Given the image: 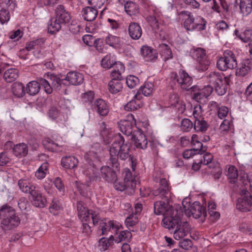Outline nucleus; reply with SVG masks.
<instances>
[{
	"label": "nucleus",
	"mask_w": 252,
	"mask_h": 252,
	"mask_svg": "<svg viewBox=\"0 0 252 252\" xmlns=\"http://www.w3.org/2000/svg\"><path fill=\"white\" fill-rule=\"evenodd\" d=\"M241 12L244 16H247L252 11V0H241L239 5Z\"/></svg>",
	"instance_id": "4c0bfd02"
},
{
	"label": "nucleus",
	"mask_w": 252,
	"mask_h": 252,
	"mask_svg": "<svg viewBox=\"0 0 252 252\" xmlns=\"http://www.w3.org/2000/svg\"><path fill=\"white\" fill-rule=\"evenodd\" d=\"M191 92H193V98L199 102L200 100L206 99V96H204L203 92L197 86H193L190 88Z\"/></svg>",
	"instance_id": "864d4df0"
},
{
	"label": "nucleus",
	"mask_w": 252,
	"mask_h": 252,
	"mask_svg": "<svg viewBox=\"0 0 252 252\" xmlns=\"http://www.w3.org/2000/svg\"><path fill=\"white\" fill-rule=\"evenodd\" d=\"M50 82L52 88L59 89L62 85H64V78L61 79L58 75L52 74L50 77Z\"/></svg>",
	"instance_id": "603ef678"
},
{
	"label": "nucleus",
	"mask_w": 252,
	"mask_h": 252,
	"mask_svg": "<svg viewBox=\"0 0 252 252\" xmlns=\"http://www.w3.org/2000/svg\"><path fill=\"white\" fill-rule=\"evenodd\" d=\"M139 83V79L133 75H129L126 78V83L129 88H133Z\"/></svg>",
	"instance_id": "0e129e2a"
},
{
	"label": "nucleus",
	"mask_w": 252,
	"mask_h": 252,
	"mask_svg": "<svg viewBox=\"0 0 252 252\" xmlns=\"http://www.w3.org/2000/svg\"><path fill=\"white\" fill-rule=\"evenodd\" d=\"M105 43L113 48H117L121 45V39L119 37L109 34L105 39Z\"/></svg>",
	"instance_id": "79ce46f5"
},
{
	"label": "nucleus",
	"mask_w": 252,
	"mask_h": 252,
	"mask_svg": "<svg viewBox=\"0 0 252 252\" xmlns=\"http://www.w3.org/2000/svg\"><path fill=\"white\" fill-rule=\"evenodd\" d=\"M122 229V225L117 221L104 220L100 221L99 230L101 235H107L109 231L117 234L118 231Z\"/></svg>",
	"instance_id": "1a4fd4ad"
},
{
	"label": "nucleus",
	"mask_w": 252,
	"mask_h": 252,
	"mask_svg": "<svg viewBox=\"0 0 252 252\" xmlns=\"http://www.w3.org/2000/svg\"><path fill=\"white\" fill-rule=\"evenodd\" d=\"M45 42V40L43 38L37 39L28 42L26 44V49L28 51H30L35 48L42 46Z\"/></svg>",
	"instance_id": "bf43d9fd"
},
{
	"label": "nucleus",
	"mask_w": 252,
	"mask_h": 252,
	"mask_svg": "<svg viewBox=\"0 0 252 252\" xmlns=\"http://www.w3.org/2000/svg\"><path fill=\"white\" fill-rule=\"evenodd\" d=\"M128 33L130 37L134 39H139L142 34V30L140 25L135 22L131 23L128 26Z\"/></svg>",
	"instance_id": "5701e85b"
},
{
	"label": "nucleus",
	"mask_w": 252,
	"mask_h": 252,
	"mask_svg": "<svg viewBox=\"0 0 252 252\" xmlns=\"http://www.w3.org/2000/svg\"><path fill=\"white\" fill-rule=\"evenodd\" d=\"M40 89V84L35 81H32L27 85V93L31 95H34L38 94Z\"/></svg>",
	"instance_id": "37998d69"
},
{
	"label": "nucleus",
	"mask_w": 252,
	"mask_h": 252,
	"mask_svg": "<svg viewBox=\"0 0 252 252\" xmlns=\"http://www.w3.org/2000/svg\"><path fill=\"white\" fill-rule=\"evenodd\" d=\"M237 63L236 56L232 51L225 50L223 56L217 62V68L221 71L228 69H233L237 66Z\"/></svg>",
	"instance_id": "423d86ee"
},
{
	"label": "nucleus",
	"mask_w": 252,
	"mask_h": 252,
	"mask_svg": "<svg viewBox=\"0 0 252 252\" xmlns=\"http://www.w3.org/2000/svg\"><path fill=\"white\" fill-rule=\"evenodd\" d=\"M62 26V25L57 21V19L55 17V18H52L48 24V32L51 33H56L61 29Z\"/></svg>",
	"instance_id": "8fccbe9b"
},
{
	"label": "nucleus",
	"mask_w": 252,
	"mask_h": 252,
	"mask_svg": "<svg viewBox=\"0 0 252 252\" xmlns=\"http://www.w3.org/2000/svg\"><path fill=\"white\" fill-rule=\"evenodd\" d=\"M94 108L100 116H106L109 112V108L106 102L102 99L95 101Z\"/></svg>",
	"instance_id": "a878e982"
},
{
	"label": "nucleus",
	"mask_w": 252,
	"mask_h": 252,
	"mask_svg": "<svg viewBox=\"0 0 252 252\" xmlns=\"http://www.w3.org/2000/svg\"><path fill=\"white\" fill-rule=\"evenodd\" d=\"M192 56L200 64L203 65V69H207L209 62L207 59L206 51L202 48H197L193 50Z\"/></svg>",
	"instance_id": "f3484780"
},
{
	"label": "nucleus",
	"mask_w": 252,
	"mask_h": 252,
	"mask_svg": "<svg viewBox=\"0 0 252 252\" xmlns=\"http://www.w3.org/2000/svg\"><path fill=\"white\" fill-rule=\"evenodd\" d=\"M19 189L25 193H31L36 189V187L31 184V180L27 177L20 179L18 182Z\"/></svg>",
	"instance_id": "6ab92c4d"
},
{
	"label": "nucleus",
	"mask_w": 252,
	"mask_h": 252,
	"mask_svg": "<svg viewBox=\"0 0 252 252\" xmlns=\"http://www.w3.org/2000/svg\"><path fill=\"white\" fill-rule=\"evenodd\" d=\"M129 150L130 147L125 143L123 137L121 135L115 137V141L112 144L109 149L110 155L109 161L113 167H115L116 169L119 168L118 158L125 160L129 158L132 160V157L129 154Z\"/></svg>",
	"instance_id": "f03ea898"
},
{
	"label": "nucleus",
	"mask_w": 252,
	"mask_h": 252,
	"mask_svg": "<svg viewBox=\"0 0 252 252\" xmlns=\"http://www.w3.org/2000/svg\"><path fill=\"white\" fill-rule=\"evenodd\" d=\"M153 194L156 196H159V198L164 199L165 201H157L154 204L155 213L158 215H162L163 216L162 220L163 225L164 226V220L165 219L172 220L174 218L175 212L179 213V211H183L179 206H175L174 207L169 204L168 201L172 198V194L170 192V187L167 180L162 178L159 181V187L157 189L154 190Z\"/></svg>",
	"instance_id": "f257e3e1"
},
{
	"label": "nucleus",
	"mask_w": 252,
	"mask_h": 252,
	"mask_svg": "<svg viewBox=\"0 0 252 252\" xmlns=\"http://www.w3.org/2000/svg\"><path fill=\"white\" fill-rule=\"evenodd\" d=\"M230 121L225 119L221 124L219 132L221 135L226 134L229 131L230 128Z\"/></svg>",
	"instance_id": "680f3d73"
},
{
	"label": "nucleus",
	"mask_w": 252,
	"mask_h": 252,
	"mask_svg": "<svg viewBox=\"0 0 252 252\" xmlns=\"http://www.w3.org/2000/svg\"><path fill=\"white\" fill-rule=\"evenodd\" d=\"M170 78L177 82L182 89L187 91L190 90L189 87L192 84V79L185 70L180 69L178 74L174 72H171Z\"/></svg>",
	"instance_id": "0eeeda50"
},
{
	"label": "nucleus",
	"mask_w": 252,
	"mask_h": 252,
	"mask_svg": "<svg viewBox=\"0 0 252 252\" xmlns=\"http://www.w3.org/2000/svg\"><path fill=\"white\" fill-rule=\"evenodd\" d=\"M174 218L172 220L165 219L164 220V227L168 229L176 227L173 233L174 238L177 240L183 239L189 233L190 228L187 221L182 220L183 211H179V213L175 212Z\"/></svg>",
	"instance_id": "20e7f679"
},
{
	"label": "nucleus",
	"mask_w": 252,
	"mask_h": 252,
	"mask_svg": "<svg viewBox=\"0 0 252 252\" xmlns=\"http://www.w3.org/2000/svg\"><path fill=\"white\" fill-rule=\"evenodd\" d=\"M208 127L207 123L202 118L195 120L194 128L197 132H204L207 130Z\"/></svg>",
	"instance_id": "5fc2aeb1"
},
{
	"label": "nucleus",
	"mask_w": 252,
	"mask_h": 252,
	"mask_svg": "<svg viewBox=\"0 0 252 252\" xmlns=\"http://www.w3.org/2000/svg\"><path fill=\"white\" fill-rule=\"evenodd\" d=\"M55 18L62 25L68 23L70 20V16L62 5H59L55 9Z\"/></svg>",
	"instance_id": "a211bd4d"
},
{
	"label": "nucleus",
	"mask_w": 252,
	"mask_h": 252,
	"mask_svg": "<svg viewBox=\"0 0 252 252\" xmlns=\"http://www.w3.org/2000/svg\"><path fill=\"white\" fill-rule=\"evenodd\" d=\"M135 214L132 213L126 218L125 220V223L127 227L135 225L138 221V216L141 212L143 206L140 203L137 202L135 204Z\"/></svg>",
	"instance_id": "dca6fc26"
},
{
	"label": "nucleus",
	"mask_w": 252,
	"mask_h": 252,
	"mask_svg": "<svg viewBox=\"0 0 252 252\" xmlns=\"http://www.w3.org/2000/svg\"><path fill=\"white\" fill-rule=\"evenodd\" d=\"M180 15L184 21L183 26L188 31H200L205 30L206 21L200 17L195 19L191 12L188 11H182Z\"/></svg>",
	"instance_id": "39448f33"
},
{
	"label": "nucleus",
	"mask_w": 252,
	"mask_h": 252,
	"mask_svg": "<svg viewBox=\"0 0 252 252\" xmlns=\"http://www.w3.org/2000/svg\"><path fill=\"white\" fill-rule=\"evenodd\" d=\"M192 215L195 219H205L207 215L205 208L202 206L199 202H194L190 207L188 211V216Z\"/></svg>",
	"instance_id": "9b49d317"
},
{
	"label": "nucleus",
	"mask_w": 252,
	"mask_h": 252,
	"mask_svg": "<svg viewBox=\"0 0 252 252\" xmlns=\"http://www.w3.org/2000/svg\"><path fill=\"white\" fill-rule=\"evenodd\" d=\"M32 197V204L39 208H43L46 206L47 201L45 197L42 195V193L38 190L34 189L30 193Z\"/></svg>",
	"instance_id": "4468645a"
},
{
	"label": "nucleus",
	"mask_w": 252,
	"mask_h": 252,
	"mask_svg": "<svg viewBox=\"0 0 252 252\" xmlns=\"http://www.w3.org/2000/svg\"><path fill=\"white\" fill-rule=\"evenodd\" d=\"M229 109L227 107L221 106L218 108V115L221 119L225 118L228 114Z\"/></svg>",
	"instance_id": "338daca9"
},
{
	"label": "nucleus",
	"mask_w": 252,
	"mask_h": 252,
	"mask_svg": "<svg viewBox=\"0 0 252 252\" xmlns=\"http://www.w3.org/2000/svg\"><path fill=\"white\" fill-rule=\"evenodd\" d=\"M124 7L126 12L130 16L135 15L139 12L138 6L132 1H126Z\"/></svg>",
	"instance_id": "c03bdc74"
},
{
	"label": "nucleus",
	"mask_w": 252,
	"mask_h": 252,
	"mask_svg": "<svg viewBox=\"0 0 252 252\" xmlns=\"http://www.w3.org/2000/svg\"><path fill=\"white\" fill-rule=\"evenodd\" d=\"M208 209L209 214L213 221H216L219 219L220 213L216 211V205L213 200H211L208 202Z\"/></svg>",
	"instance_id": "a18cd8bd"
},
{
	"label": "nucleus",
	"mask_w": 252,
	"mask_h": 252,
	"mask_svg": "<svg viewBox=\"0 0 252 252\" xmlns=\"http://www.w3.org/2000/svg\"><path fill=\"white\" fill-rule=\"evenodd\" d=\"M154 87V84L152 82L145 83L134 95V98L138 100L142 98V94L146 96L150 95L153 91Z\"/></svg>",
	"instance_id": "aec40b11"
},
{
	"label": "nucleus",
	"mask_w": 252,
	"mask_h": 252,
	"mask_svg": "<svg viewBox=\"0 0 252 252\" xmlns=\"http://www.w3.org/2000/svg\"><path fill=\"white\" fill-rule=\"evenodd\" d=\"M48 169V164L44 162L42 164L35 173V176L38 180H41L46 176Z\"/></svg>",
	"instance_id": "6e6d98bb"
},
{
	"label": "nucleus",
	"mask_w": 252,
	"mask_h": 252,
	"mask_svg": "<svg viewBox=\"0 0 252 252\" xmlns=\"http://www.w3.org/2000/svg\"><path fill=\"white\" fill-rule=\"evenodd\" d=\"M160 48V55L164 61L172 58L171 50L167 45L163 44Z\"/></svg>",
	"instance_id": "13d9d810"
},
{
	"label": "nucleus",
	"mask_w": 252,
	"mask_h": 252,
	"mask_svg": "<svg viewBox=\"0 0 252 252\" xmlns=\"http://www.w3.org/2000/svg\"><path fill=\"white\" fill-rule=\"evenodd\" d=\"M131 140L137 148L145 149L147 147L148 141L145 134L140 131H134Z\"/></svg>",
	"instance_id": "ddd939ff"
},
{
	"label": "nucleus",
	"mask_w": 252,
	"mask_h": 252,
	"mask_svg": "<svg viewBox=\"0 0 252 252\" xmlns=\"http://www.w3.org/2000/svg\"><path fill=\"white\" fill-rule=\"evenodd\" d=\"M153 14L147 17V21L154 30L159 28L158 21L161 16V12L157 8L153 10Z\"/></svg>",
	"instance_id": "393cba45"
},
{
	"label": "nucleus",
	"mask_w": 252,
	"mask_h": 252,
	"mask_svg": "<svg viewBox=\"0 0 252 252\" xmlns=\"http://www.w3.org/2000/svg\"><path fill=\"white\" fill-rule=\"evenodd\" d=\"M140 100H137L134 96L133 98L125 106V109L126 111H134L140 108L142 106Z\"/></svg>",
	"instance_id": "3c124183"
},
{
	"label": "nucleus",
	"mask_w": 252,
	"mask_h": 252,
	"mask_svg": "<svg viewBox=\"0 0 252 252\" xmlns=\"http://www.w3.org/2000/svg\"><path fill=\"white\" fill-rule=\"evenodd\" d=\"M84 77L82 74L75 71L69 72L64 78V85H78L83 83Z\"/></svg>",
	"instance_id": "f8f14e48"
},
{
	"label": "nucleus",
	"mask_w": 252,
	"mask_h": 252,
	"mask_svg": "<svg viewBox=\"0 0 252 252\" xmlns=\"http://www.w3.org/2000/svg\"><path fill=\"white\" fill-rule=\"evenodd\" d=\"M121 131L124 134L129 136L133 134V124L129 120H121L119 123Z\"/></svg>",
	"instance_id": "7c9ffc66"
},
{
	"label": "nucleus",
	"mask_w": 252,
	"mask_h": 252,
	"mask_svg": "<svg viewBox=\"0 0 252 252\" xmlns=\"http://www.w3.org/2000/svg\"><path fill=\"white\" fill-rule=\"evenodd\" d=\"M61 204L60 202L54 199L52 201V204L49 208L50 211L54 214H55V211L59 210L61 209Z\"/></svg>",
	"instance_id": "774afa93"
},
{
	"label": "nucleus",
	"mask_w": 252,
	"mask_h": 252,
	"mask_svg": "<svg viewBox=\"0 0 252 252\" xmlns=\"http://www.w3.org/2000/svg\"><path fill=\"white\" fill-rule=\"evenodd\" d=\"M242 183L246 186V188H249L252 190V175H244L243 179H241Z\"/></svg>",
	"instance_id": "69168bd1"
},
{
	"label": "nucleus",
	"mask_w": 252,
	"mask_h": 252,
	"mask_svg": "<svg viewBox=\"0 0 252 252\" xmlns=\"http://www.w3.org/2000/svg\"><path fill=\"white\" fill-rule=\"evenodd\" d=\"M98 14V11L96 9L92 7L87 6L82 10V15L84 19L89 22L95 19Z\"/></svg>",
	"instance_id": "c85d7f7f"
},
{
	"label": "nucleus",
	"mask_w": 252,
	"mask_h": 252,
	"mask_svg": "<svg viewBox=\"0 0 252 252\" xmlns=\"http://www.w3.org/2000/svg\"><path fill=\"white\" fill-rule=\"evenodd\" d=\"M13 152L16 157H25L28 153V148L27 145L21 143L14 146Z\"/></svg>",
	"instance_id": "72a5a7b5"
},
{
	"label": "nucleus",
	"mask_w": 252,
	"mask_h": 252,
	"mask_svg": "<svg viewBox=\"0 0 252 252\" xmlns=\"http://www.w3.org/2000/svg\"><path fill=\"white\" fill-rule=\"evenodd\" d=\"M122 230L118 231L117 234L118 236L114 239L116 243H119L123 241L129 242L132 237V234L130 231L127 230L122 231Z\"/></svg>",
	"instance_id": "a19ab883"
},
{
	"label": "nucleus",
	"mask_w": 252,
	"mask_h": 252,
	"mask_svg": "<svg viewBox=\"0 0 252 252\" xmlns=\"http://www.w3.org/2000/svg\"><path fill=\"white\" fill-rule=\"evenodd\" d=\"M78 215L82 221H87L90 218V213L87 208L85 204L81 201L77 203Z\"/></svg>",
	"instance_id": "b1692460"
},
{
	"label": "nucleus",
	"mask_w": 252,
	"mask_h": 252,
	"mask_svg": "<svg viewBox=\"0 0 252 252\" xmlns=\"http://www.w3.org/2000/svg\"><path fill=\"white\" fill-rule=\"evenodd\" d=\"M43 144L44 147L48 150L52 152H57L60 151V145L53 141L50 138H45L43 141Z\"/></svg>",
	"instance_id": "09e8293b"
},
{
	"label": "nucleus",
	"mask_w": 252,
	"mask_h": 252,
	"mask_svg": "<svg viewBox=\"0 0 252 252\" xmlns=\"http://www.w3.org/2000/svg\"><path fill=\"white\" fill-rule=\"evenodd\" d=\"M193 127L192 122L189 119H184L182 120L180 128L182 131L188 132L190 131Z\"/></svg>",
	"instance_id": "052dcab7"
},
{
	"label": "nucleus",
	"mask_w": 252,
	"mask_h": 252,
	"mask_svg": "<svg viewBox=\"0 0 252 252\" xmlns=\"http://www.w3.org/2000/svg\"><path fill=\"white\" fill-rule=\"evenodd\" d=\"M252 69V61L249 59L243 60L236 70L238 77H247L250 75Z\"/></svg>",
	"instance_id": "9d476101"
},
{
	"label": "nucleus",
	"mask_w": 252,
	"mask_h": 252,
	"mask_svg": "<svg viewBox=\"0 0 252 252\" xmlns=\"http://www.w3.org/2000/svg\"><path fill=\"white\" fill-rule=\"evenodd\" d=\"M19 71L16 68L7 69L3 74V79L8 82L11 83L15 81L19 77Z\"/></svg>",
	"instance_id": "473e14b6"
},
{
	"label": "nucleus",
	"mask_w": 252,
	"mask_h": 252,
	"mask_svg": "<svg viewBox=\"0 0 252 252\" xmlns=\"http://www.w3.org/2000/svg\"><path fill=\"white\" fill-rule=\"evenodd\" d=\"M226 175L230 182L235 183L238 177L237 169L234 166H229Z\"/></svg>",
	"instance_id": "de8ad7c7"
},
{
	"label": "nucleus",
	"mask_w": 252,
	"mask_h": 252,
	"mask_svg": "<svg viewBox=\"0 0 252 252\" xmlns=\"http://www.w3.org/2000/svg\"><path fill=\"white\" fill-rule=\"evenodd\" d=\"M184 112H186L187 115L189 116L190 115H193L195 120L199 119L202 118V108L200 104H196L193 107V109L192 110H188L186 108V110Z\"/></svg>",
	"instance_id": "ea45409f"
},
{
	"label": "nucleus",
	"mask_w": 252,
	"mask_h": 252,
	"mask_svg": "<svg viewBox=\"0 0 252 252\" xmlns=\"http://www.w3.org/2000/svg\"><path fill=\"white\" fill-rule=\"evenodd\" d=\"M169 103L172 106L176 107L181 113H184L186 110L185 103L180 99L177 94H173L170 96Z\"/></svg>",
	"instance_id": "4be33fe9"
},
{
	"label": "nucleus",
	"mask_w": 252,
	"mask_h": 252,
	"mask_svg": "<svg viewBox=\"0 0 252 252\" xmlns=\"http://www.w3.org/2000/svg\"><path fill=\"white\" fill-rule=\"evenodd\" d=\"M0 10V18L1 20V24H3L7 22L10 19L9 11L6 10L3 6L1 5Z\"/></svg>",
	"instance_id": "e2e57ef3"
},
{
	"label": "nucleus",
	"mask_w": 252,
	"mask_h": 252,
	"mask_svg": "<svg viewBox=\"0 0 252 252\" xmlns=\"http://www.w3.org/2000/svg\"><path fill=\"white\" fill-rule=\"evenodd\" d=\"M223 77L222 73L220 72L212 71L207 75V79L210 85L215 86L221 79H223Z\"/></svg>",
	"instance_id": "c9c22d12"
},
{
	"label": "nucleus",
	"mask_w": 252,
	"mask_h": 252,
	"mask_svg": "<svg viewBox=\"0 0 252 252\" xmlns=\"http://www.w3.org/2000/svg\"><path fill=\"white\" fill-rule=\"evenodd\" d=\"M102 177L108 182H113L117 179L116 173L109 166H104L100 169Z\"/></svg>",
	"instance_id": "cd10ccee"
},
{
	"label": "nucleus",
	"mask_w": 252,
	"mask_h": 252,
	"mask_svg": "<svg viewBox=\"0 0 252 252\" xmlns=\"http://www.w3.org/2000/svg\"><path fill=\"white\" fill-rule=\"evenodd\" d=\"M113 240H114V237L112 235L109 239L105 237H102L98 241V247L100 250L102 251H104L107 250L110 246Z\"/></svg>",
	"instance_id": "4d7b16f0"
},
{
	"label": "nucleus",
	"mask_w": 252,
	"mask_h": 252,
	"mask_svg": "<svg viewBox=\"0 0 252 252\" xmlns=\"http://www.w3.org/2000/svg\"><path fill=\"white\" fill-rule=\"evenodd\" d=\"M102 149L98 143H95L91 146L89 151L87 153V158L90 160L96 159L99 160Z\"/></svg>",
	"instance_id": "412c9836"
},
{
	"label": "nucleus",
	"mask_w": 252,
	"mask_h": 252,
	"mask_svg": "<svg viewBox=\"0 0 252 252\" xmlns=\"http://www.w3.org/2000/svg\"><path fill=\"white\" fill-rule=\"evenodd\" d=\"M20 219L13 207L7 204L0 207V227L1 232L0 235L5 233L6 231L14 229L20 224Z\"/></svg>",
	"instance_id": "7ed1b4c3"
},
{
	"label": "nucleus",
	"mask_w": 252,
	"mask_h": 252,
	"mask_svg": "<svg viewBox=\"0 0 252 252\" xmlns=\"http://www.w3.org/2000/svg\"><path fill=\"white\" fill-rule=\"evenodd\" d=\"M12 92L13 95L18 97L23 96L26 93L24 85L20 82H15L12 85Z\"/></svg>",
	"instance_id": "e433bc0d"
},
{
	"label": "nucleus",
	"mask_w": 252,
	"mask_h": 252,
	"mask_svg": "<svg viewBox=\"0 0 252 252\" xmlns=\"http://www.w3.org/2000/svg\"><path fill=\"white\" fill-rule=\"evenodd\" d=\"M113 70L111 73L112 79H117L121 81L122 79V74L125 72V67L121 62H118L113 66Z\"/></svg>",
	"instance_id": "c756f323"
},
{
	"label": "nucleus",
	"mask_w": 252,
	"mask_h": 252,
	"mask_svg": "<svg viewBox=\"0 0 252 252\" xmlns=\"http://www.w3.org/2000/svg\"><path fill=\"white\" fill-rule=\"evenodd\" d=\"M114 59V57L111 54L106 55L101 60L102 66L106 69H109L114 66L117 63Z\"/></svg>",
	"instance_id": "49530a36"
},
{
	"label": "nucleus",
	"mask_w": 252,
	"mask_h": 252,
	"mask_svg": "<svg viewBox=\"0 0 252 252\" xmlns=\"http://www.w3.org/2000/svg\"><path fill=\"white\" fill-rule=\"evenodd\" d=\"M252 207V196L247 189H243L241 196L237 199V209L243 212H248L251 210Z\"/></svg>",
	"instance_id": "6e6552de"
},
{
	"label": "nucleus",
	"mask_w": 252,
	"mask_h": 252,
	"mask_svg": "<svg viewBox=\"0 0 252 252\" xmlns=\"http://www.w3.org/2000/svg\"><path fill=\"white\" fill-rule=\"evenodd\" d=\"M123 83L117 79H112L108 83V90L113 94L121 92L123 89Z\"/></svg>",
	"instance_id": "f704fd0d"
},
{
	"label": "nucleus",
	"mask_w": 252,
	"mask_h": 252,
	"mask_svg": "<svg viewBox=\"0 0 252 252\" xmlns=\"http://www.w3.org/2000/svg\"><path fill=\"white\" fill-rule=\"evenodd\" d=\"M78 163V159L74 156H68L63 157L61 160L62 166L67 169H71L76 167Z\"/></svg>",
	"instance_id": "2f4dec72"
},
{
	"label": "nucleus",
	"mask_w": 252,
	"mask_h": 252,
	"mask_svg": "<svg viewBox=\"0 0 252 252\" xmlns=\"http://www.w3.org/2000/svg\"><path fill=\"white\" fill-rule=\"evenodd\" d=\"M140 54L143 59L146 62H153L158 58L157 51L147 45H143L140 49Z\"/></svg>",
	"instance_id": "2eb2a0df"
},
{
	"label": "nucleus",
	"mask_w": 252,
	"mask_h": 252,
	"mask_svg": "<svg viewBox=\"0 0 252 252\" xmlns=\"http://www.w3.org/2000/svg\"><path fill=\"white\" fill-rule=\"evenodd\" d=\"M234 34L244 43L252 41V30H246L241 33H239L237 30H235Z\"/></svg>",
	"instance_id": "58836bf2"
},
{
	"label": "nucleus",
	"mask_w": 252,
	"mask_h": 252,
	"mask_svg": "<svg viewBox=\"0 0 252 252\" xmlns=\"http://www.w3.org/2000/svg\"><path fill=\"white\" fill-rule=\"evenodd\" d=\"M230 78L229 77H223L218 84L214 86L215 91L218 95H222L224 94L227 91V86L229 85Z\"/></svg>",
	"instance_id": "bb28decb"
}]
</instances>
